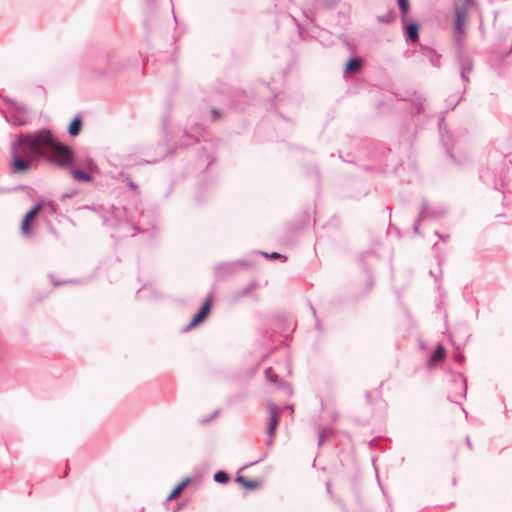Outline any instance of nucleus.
<instances>
[{"mask_svg":"<svg viewBox=\"0 0 512 512\" xmlns=\"http://www.w3.org/2000/svg\"><path fill=\"white\" fill-rule=\"evenodd\" d=\"M50 141V131L41 130L33 134H21L12 145V168L18 172H26L31 165L32 155H42V144Z\"/></svg>","mask_w":512,"mask_h":512,"instance_id":"nucleus-1","label":"nucleus"},{"mask_svg":"<svg viewBox=\"0 0 512 512\" xmlns=\"http://www.w3.org/2000/svg\"><path fill=\"white\" fill-rule=\"evenodd\" d=\"M42 155L50 163L60 167L69 168L74 162L72 150L63 144L58 143L50 133V141L42 144Z\"/></svg>","mask_w":512,"mask_h":512,"instance_id":"nucleus-2","label":"nucleus"},{"mask_svg":"<svg viewBox=\"0 0 512 512\" xmlns=\"http://www.w3.org/2000/svg\"><path fill=\"white\" fill-rule=\"evenodd\" d=\"M475 4V0H464L462 4H455L454 31L457 36L464 34L468 19V10Z\"/></svg>","mask_w":512,"mask_h":512,"instance_id":"nucleus-3","label":"nucleus"},{"mask_svg":"<svg viewBox=\"0 0 512 512\" xmlns=\"http://www.w3.org/2000/svg\"><path fill=\"white\" fill-rule=\"evenodd\" d=\"M41 210H42V205H37L32 210H30L28 213H26V215L24 216V218L21 222V232L23 235H25V236L30 235L31 228L33 227L35 219Z\"/></svg>","mask_w":512,"mask_h":512,"instance_id":"nucleus-4","label":"nucleus"},{"mask_svg":"<svg viewBox=\"0 0 512 512\" xmlns=\"http://www.w3.org/2000/svg\"><path fill=\"white\" fill-rule=\"evenodd\" d=\"M212 306V297L208 296L200 309V311L197 313V315L192 319L190 324L188 325V329H192L199 324H201L210 314Z\"/></svg>","mask_w":512,"mask_h":512,"instance_id":"nucleus-5","label":"nucleus"},{"mask_svg":"<svg viewBox=\"0 0 512 512\" xmlns=\"http://www.w3.org/2000/svg\"><path fill=\"white\" fill-rule=\"evenodd\" d=\"M270 411V419H269V426H268V436L270 439H273L278 423H279V413L277 411V408L274 405H271L269 408Z\"/></svg>","mask_w":512,"mask_h":512,"instance_id":"nucleus-6","label":"nucleus"},{"mask_svg":"<svg viewBox=\"0 0 512 512\" xmlns=\"http://www.w3.org/2000/svg\"><path fill=\"white\" fill-rule=\"evenodd\" d=\"M190 483V478H185L183 479L172 491L171 493L168 495L167 497V500L168 501H171L173 499H176L177 497L180 496V494L182 493V491L189 485Z\"/></svg>","mask_w":512,"mask_h":512,"instance_id":"nucleus-7","label":"nucleus"},{"mask_svg":"<svg viewBox=\"0 0 512 512\" xmlns=\"http://www.w3.org/2000/svg\"><path fill=\"white\" fill-rule=\"evenodd\" d=\"M446 357V350L442 345H439L435 352L429 359L430 365H436L437 363L443 361Z\"/></svg>","mask_w":512,"mask_h":512,"instance_id":"nucleus-8","label":"nucleus"},{"mask_svg":"<svg viewBox=\"0 0 512 512\" xmlns=\"http://www.w3.org/2000/svg\"><path fill=\"white\" fill-rule=\"evenodd\" d=\"M82 129V120L80 117H75L69 125L68 132L71 136H78Z\"/></svg>","mask_w":512,"mask_h":512,"instance_id":"nucleus-9","label":"nucleus"},{"mask_svg":"<svg viewBox=\"0 0 512 512\" xmlns=\"http://www.w3.org/2000/svg\"><path fill=\"white\" fill-rule=\"evenodd\" d=\"M71 175L76 181L90 182L92 181V177L86 172L79 169H72Z\"/></svg>","mask_w":512,"mask_h":512,"instance_id":"nucleus-10","label":"nucleus"},{"mask_svg":"<svg viewBox=\"0 0 512 512\" xmlns=\"http://www.w3.org/2000/svg\"><path fill=\"white\" fill-rule=\"evenodd\" d=\"M362 63L359 59H350L345 67L347 73H355L361 69Z\"/></svg>","mask_w":512,"mask_h":512,"instance_id":"nucleus-11","label":"nucleus"},{"mask_svg":"<svg viewBox=\"0 0 512 512\" xmlns=\"http://www.w3.org/2000/svg\"><path fill=\"white\" fill-rule=\"evenodd\" d=\"M237 481L241 483L247 489L258 488L260 483L256 480H247L243 476H238Z\"/></svg>","mask_w":512,"mask_h":512,"instance_id":"nucleus-12","label":"nucleus"},{"mask_svg":"<svg viewBox=\"0 0 512 512\" xmlns=\"http://www.w3.org/2000/svg\"><path fill=\"white\" fill-rule=\"evenodd\" d=\"M407 34L409 36V38L413 41V42H416L417 39H418V26L417 24H409L408 27H407Z\"/></svg>","mask_w":512,"mask_h":512,"instance_id":"nucleus-13","label":"nucleus"},{"mask_svg":"<svg viewBox=\"0 0 512 512\" xmlns=\"http://www.w3.org/2000/svg\"><path fill=\"white\" fill-rule=\"evenodd\" d=\"M229 477L226 472L219 471L215 473L214 480L218 483H226L228 481Z\"/></svg>","mask_w":512,"mask_h":512,"instance_id":"nucleus-14","label":"nucleus"},{"mask_svg":"<svg viewBox=\"0 0 512 512\" xmlns=\"http://www.w3.org/2000/svg\"><path fill=\"white\" fill-rule=\"evenodd\" d=\"M398 6L403 14H406L409 11L410 4L409 0H397Z\"/></svg>","mask_w":512,"mask_h":512,"instance_id":"nucleus-15","label":"nucleus"},{"mask_svg":"<svg viewBox=\"0 0 512 512\" xmlns=\"http://www.w3.org/2000/svg\"><path fill=\"white\" fill-rule=\"evenodd\" d=\"M265 375L272 382H275L277 380V376L272 372L271 369H267L265 371Z\"/></svg>","mask_w":512,"mask_h":512,"instance_id":"nucleus-16","label":"nucleus"},{"mask_svg":"<svg viewBox=\"0 0 512 512\" xmlns=\"http://www.w3.org/2000/svg\"><path fill=\"white\" fill-rule=\"evenodd\" d=\"M212 115H213L214 119H218V118L220 117V114H219V113H218V111H217V110H215V109H214V110H212Z\"/></svg>","mask_w":512,"mask_h":512,"instance_id":"nucleus-17","label":"nucleus"},{"mask_svg":"<svg viewBox=\"0 0 512 512\" xmlns=\"http://www.w3.org/2000/svg\"><path fill=\"white\" fill-rule=\"evenodd\" d=\"M270 258H273V259H276V258H279L280 257V254L276 253V252H273L269 255Z\"/></svg>","mask_w":512,"mask_h":512,"instance_id":"nucleus-18","label":"nucleus"},{"mask_svg":"<svg viewBox=\"0 0 512 512\" xmlns=\"http://www.w3.org/2000/svg\"><path fill=\"white\" fill-rule=\"evenodd\" d=\"M132 188H136V186L133 183L129 184Z\"/></svg>","mask_w":512,"mask_h":512,"instance_id":"nucleus-19","label":"nucleus"}]
</instances>
